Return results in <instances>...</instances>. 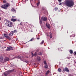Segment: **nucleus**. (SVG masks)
Wrapping results in <instances>:
<instances>
[{
    "label": "nucleus",
    "mask_w": 76,
    "mask_h": 76,
    "mask_svg": "<svg viewBox=\"0 0 76 76\" xmlns=\"http://www.w3.org/2000/svg\"><path fill=\"white\" fill-rule=\"evenodd\" d=\"M5 20L6 21V23L5 24L6 25L7 24H8L9 22H10V21H9V20Z\"/></svg>",
    "instance_id": "nucleus-13"
},
{
    "label": "nucleus",
    "mask_w": 76,
    "mask_h": 76,
    "mask_svg": "<svg viewBox=\"0 0 76 76\" xmlns=\"http://www.w3.org/2000/svg\"><path fill=\"white\" fill-rule=\"evenodd\" d=\"M50 73V70L47 71L46 72V73L45 74V76H48V75Z\"/></svg>",
    "instance_id": "nucleus-10"
},
{
    "label": "nucleus",
    "mask_w": 76,
    "mask_h": 76,
    "mask_svg": "<svg viewBox=\"0 0 76 76\" xmlns=\"http://www.w3.org/2000/svg\"><path fill=\"white\" fill-rule=\"evenodd\" d=\"M11 50V49H10L9 47H7V49H6V51H10Z\"/></svg>",
    "instance_id": "nucleus-11"
},
{
    "label": "nucleus",
    "mask_w": 76,
    "mask_h": 76,
    "mask_svg": "<svg viewBox=\"0 0 76 76\" xmlns=\"http://www.w3.org/2000/svg\"><path fill=\"white\" fill-rule=\"evenodd\" d=\"M55 10H58V8H57V7H56L55 9H54Z\"/></svg>",
    "instance_id": "nucleus-27"
},
{
    "label": "nucleus",
    "mask_w": 76,
    "mask_h": 76,
    "mask_svg": "<svg viewBox=\"0 0 76 76\" xmlns=\"http://www.w3.org/2000/svg\"><path fill=\"white\" fill-rule=\"evenodd\" d=\"M15 70V69H12V70H10L8 71V72H9L10 73L11 72H13Z\"/></svg>",
    "instance_id": "nucleus-16"
},
{
    "label": "nucleus",
    "mask_w": 76,
    "mask_h": 76,
    "mask_svg": "<svg viewBox=\"0 0 76 76\" xmlns=\"http://www.w3.org/2000/svg\"><path fill=\"white\" fill-rule=\"evenodd\" d=\"M46 26L48 28H49V29H50L51 28L50 25L48 23H46Z\"/></svg>",
    "instance_id": "nucleus-8"
},
{
    "label": "nucleus",
    "mask_w": 76,
    "mask_h": 76,
    "mask_svg": "<svg viewBox=\"0 0 76 76\" xmlns=\"http://www.w3.org/2000/svg\"><path fill=\"white\" fill-rule=\"evenodd\" d=\"M20 25H22V23H20Z\"/></svg>",
    "instance_id": "nucleus-46"
},
{
    "label": "nucleus",
    "mask_w": 76,
    "mask_h": 76,
    "mask_svg": "<svg viewBox=\"0 0 76 76\" xmlns=\"http://www.w3.org/2000/svg\"><path fill=\"white\" fill-rule=\"evenodd\" d=\"M9 48L11 50H13V48L10 46H9Z\"/></svg>",
    "instance_id": "nucleus-15"
},
{
    "label": "nucleus",
    "mask_w": 76,
    "mask_h": 76,
    "mask_svg": "<svg viewBox=\"0 0 76 76\" xmlns=\"http://www.w3.org/2000/svg\"><path fill=\"white\" fill-rule=\"evenodd\" d=\"M17 58H18V59H20V57H19V56L17 57Z\"/></svg>",
    "instance_id": "nucleus-38"
},
{
    "label": "nucleus",
    "mask_w": 76,
    "mask_h": 76,
    "mask_svg": "<svg viewBox=\"0 0 76 76\" xmlns=\"http://www.w3.org/2000/svg\"><path fill=\"white\" fill-rule=\"evenodd\" d=\"M39 49H37V50L36 51H39Z\"/></svg>",
    "instance_id": "nucleus-42"
},
{
    "label": "nucleus",
    "mask_w": 76,
    "mask_h": 76,
    "mask_svg": "<svg viewBox=\"0 0 76 76\" xmlns=\"http://www.w3.org/2000/svg\"><path fill=\"white\" fill-rule=\"evenodd\" d=\"M58 70L59 72H61V69L58 68Z\"/></svg>",
    "instance_id": "nucleus-19"
},
{
    "label": "nucleus",
    "mask_w": 76,
    "mask_h": 76,
    "mask_svg": "<svg viewBox=\"0 0 76 76\" xmlns=\"http://www.w3.org/2000/svg\"><path fill=\"white\" fill-rule=\"evenodd\" d=\"M34 39V38H32L29 41H32Z\"/></svg>",
    "instance_id": "nucleus-24"
},
{
    "label": "nucleus",
    "mask_w": 76,
    "mask_h": 76,
    "mask_svg": "<svg viewBox=\"0 0 76 76\" xmlns=\"http://www.w3.org/2000/svg\"><path fill=\"white\" fill-rule=\"evenodd\" d=\"M3 3H6V0H4V1H3Z\"/></svg>",
    "instance_id": "nucleus-30"
},
{
    "label": "nucleus",
    "mask_w": 76,
    "mask_h": 76,
    "mask_svg": "<svg viewBox=\"0 0 76 76\" xmlns=\"http://www.w3.org/2000/svg\"><path fill=\"white\" fill-rule=\"evenodd\" d=\"M37 59L38 61H40V60H41V57H37Z\"/></svg>",
    "instance_id": "nucleus-17"
},
{
    "label": "nucleus",
    "mask_w": 76,
    "mask_h": 76,
    "mask_svg": "<svg viewBox=\"0 0 76 76\" xmlns=\"http://www.w3.org/2000/svg\"><path fill=\"white\" fill-rule=\"evenodd\" d=\"M0 62H1V63H4L3 57L1 56H0Z\"/></svg>",
    "instance_id": "nucleus-5"
},
{
    "label": "nucleus",
    "mask_w": 76,
    "mask_h": 76,
    "mask_svg": "<svg viewBox=\"0 0 76 76\" xmlns=\"http://www.w3.org/2000/svg\"><path fill=\"white\" fill-rule=\"evenodd\" d=\"M32 1H33V0H31Z\"/></svg>",
    "instance_id": "nucleus-53"
},
{
    "label": "nucleus",
    "mask_w": 76,
    "mask_h": 76,
    "mask_svg": "<svg viewBox=\"0 0 76 76\" xmlns=\"http://www.w3.org/2000/svg\"><path fill=\"white\" fill-rule=\"evenodd\" d=\"M44 41L43 40L42 41V42L41 43H40V44H43V43H44Z\"/></svg>",
    "instance_id": "nucleus-28"
},
{
    "label": "nucleus",
    "mask_w": 76,
    "mask_h": 76,
    "mask_svg": "<svg viewBox=\"0 0 76 76\" xmlns=\"http://www.w3.org/2000/svg\"><path fill=\"white\" fill-rule=\"evenodd\" d=\"M14 17L12 16V18H11V20L12 22H15L16 20V19H13Z\"/></svg>",
    "instance_id": "nucleus-9"
},
{
    "label": "nucleus",
    "mask_w": 76,
    "mask_h": 76,
    "mask_svg": "<svg viewBox=\"0 0 76 76\" xmlns=\"http://www.w3.org/2000/svg\"><path fill=\"white\" fill-rule=\"evenodd\" d=\"M44 64H45V65L47 64V62H46V61H44Z\"/></svg>",
    "instance_id": "nucleus-34"
},
{
    "label": "nucleus",
    "mask_w": 76,
    "mask_h": 76,
    "mask_svg": "<svg viewBox=\"0 0 76 76\" xmlns=\"http://www.w3.org/2000/svg\"><path fill=\"white\" fill-rule=\"evenodd\" d=\"M4 47V48H6V47Z\"/></svg>",
    "instance_id": "nucleus-51"
},
{
    "label": "nucleus",
    "mask_w": 76,
    "mask_h": 76,
    "mask_svg": "<svg viewBox=\"0 0 76 76\" xmlns=\"http://www.w3.org/2000/svg\"><path fill=\"white\" fill-rule=\"evenodd\" d=\"M75 63H76V61H75Z\"/></svg>",
    "instance_id": "nucleus-52"
},
{
    "label": "nucleus",
    "mask_w": 76,
    "mask_h": 76,
    "mask_svg": "<svg viewBox=\"0 0 76 76\" xmlns=\"http://www.w3.org/2000/svg\"><path fill=\"white\" fill-rule=\"evenodd\" d=\"M72 37V36H70V37Z\"/></svg>",
    "instance_id": "nucleus-47"
},
{
    "label": "nucleus",
    "mask_w": 76,
    "mask_h": 76,
    "mask_svg": "<svg viewBox=\"0 0 76 76\" xmlns=\"http://www.w3.org/2000/svg\"><path fill=\"white\" fill-rule=\"evenodd\" d=\"M4 75L5 76H7V72H5L4 74Z\"/></svg>",
    "instance_id": "nucleus-26"
},
{
    "label": "nucleus",
    "mask_w": 76,
    "mask_h": 76,
    "mask_svg": "<svg viewBox=\"0 0 76 76\" xmlns=\"http://www.w3.org/2000/svg\"><path fill=\"white\" fill-rule=\"evenodd\" d=\"M47 35L48 36V34H47Z\"/></svg>",
    "instance_id": "nucleus-49"
},
{
    "label": "nucleus",
    "mask_w": 76,
    "mask_h": 76,
    "mask_svg": "<svg viewBox=\"0 0 76 76\" xmlns=\"http://www.w3.org/2000/svg\"><path fill=\"white\" fill-rule=\"evenodd\" d=\"M50 38H51L53 37V35H52V33L51 32H50Z\"/></svg>",
    "instance_id": "nucleus-14"
},
{
    "label": "nucleus",
    "mask_w": 76,
    "mask_h": 76,
    "mask_svg": "<svg viewBox=\"0 0 76 76\" xmlns=\"http://www.w3.org/2000/svg\"><path fill=\"white\" fill-rule=\"evenodd\" d=\"M43 20V21H46L47 20V18L46 17H42L41 18V19L40 20V23L41 24L42 23V21Z\"/></svg>",
    "instance_id": "nucleus-3"
},
{
    "label": "nucleus",
    "mask_w": 76,
    "mask_h": 76,
    "mask_svg": "<svg viewBox=\"0 0 76 76\" xmlns=\"http://www.w3.org/2000/svg\"><path fill=\"white\" fill-rule=\"evenodd\" d=\"M24 62H25L26 63H28V61H24Z\"/></svg>",
    "instance_id": "nucleus-40"
},
{
    "label": "nucleus",
    "mask_w": 76,
    "mask_h": 76,
    "mask_svg": "<svg viewBox=\"0 0 76 76\" xmlns=\"http://www.w3.org/2000/svg\"><path fill=\"white\" fill-rule=\"evenodd\" d=\"M13 34H12L11 32L9 34V36H12L13 35Z\"/></svg>",
    "instance_id": "nucleus-23"
},
{
    "label": "nucleus",
    "mask_w": 76,
    "mask_h": 76,
    "mask_svg": "<svg viewBox=\"0 0 76 76\" xmlns=\"http://www.w3.org/2000/svg\"><path fill=\"white\" fill-rule=\"evenodd\" d=\"M45 67L46 69H47V68H48V65L47 64L45 65Z\"/></svg>",
    "instance_id": "nucleus-18"
},
{
    "label": "nucleus",
    "mask_w": 76,
    "mask_h": 76,
    "mask_svg": "<svg viewBox=\"0 0 76 76\" xmlns=\"http://www.w3.org/2000/svg\"><path fill=\"white\" fill-rule=\"evenodd\" d=\"M63 5V4H62V3H60V5Z\"/></svg>",
    "instance_id": "nucleus-44"
},
{
    "label": "nucleus",
    "mask_w": 76,
    "mask_h": 76,
    "mask_svg": "<svg viewBox=\"0 0 76 76\" xmlns=\"http://www.w3.org/2000/svg\"><path fill=\"white\" fill-rule=\"evenodd\" d=\"M39 55H41L42 54V52H39Z\"/></svg>",
    "instance_id": "nucleus-29"
},
{
    "label": "nucleus",
    "mask_w": 76,
    "mask_h": 76,
    "mask_svg": "<svg viewBox=\"0 0 76 76\" xmlns=\"http://www.w3.org/2000/svg\"><path fill=\"white\" fill-rule=\"evenodd\" d=\"M61 49H60V48H58V50H60Z\"/></svg>",
    "instance_id": "nucleus-45"
},
{
    "label": "nucleus",
    "mask_w": 76,
    "mask_h": 76,
    "mask_svg": "<svg viewBox=\"0 0 76 76\" xmlns=\"http://www.w3.org/2000/svg\"><path fill=\"white\" fill-rule=\"evenodd\" d=\"M27 58H28V57H27Z\"/></svg>",
    "instance_id": "nucleus-54"
},
{
    "label": "nucleus",
    "mask_w": 76,
    "mask_h": 76,
    "mask_svg": "<svg viewBox=\"0 0 76 76\" xmlns=\"http://www.w3.org/2000/svg\"><path fill=\"white\" fill-rule=\"evenodd\" d=\"M11 33L13 35V33H14V31H12Z\"/></svg>",
    "instance_id": "nucleus-36"
},
{
    "label": "nucleus",
    "mask_w": 76,
    "mask_h": 76,
    "mask_svg": "<svg viewBox=\"0 0 76 76\" xmlns=\"http://www.w3.org/2000/svg\"><path fill=\"white\" fill-rule=\"evenodd\" d=\"M10 6V5L8 3L7 4H4L2 5L1 7L2 8H3L4 9H7V7Z\"/></svg>",
    "instance_id": "nucleus-2"
},
{
    "label": "nucleus",
    "mask_w": 76,
    "mask_h": 76,
    "mask_svg": "<svg viewBox=\"0 0 76 76\" xmlns=\"http://www.w3.org/2000/svg\"><path fill=\"white\" fill-rule=\"evenodd\" d=\"M0 39H4V37H1L0 38Z\"/></svg>",
    "instance_id": "nucleus-33"
},
{
    "label": "nucleus",
    "mask_w": 76,
    "mask_h": 76,
    "mask_svg": "<svg viewBox=\"0 0 76 76\" xmlns=\"http://www.w3.org/2000/svg\"><path fill=\"white\" fill-rule=\"evenodd\" d=\"M11 10L12 12H15V13H16V10H15L14 8H13L11 9Z\"/></svg>",
    "instance_id": "nucleus-12"
},
{
    "label": "nucleus",
    "mask_w": 76,
    "mask_h": 76,
    "mask_svg": "<svg viewBox=\"0 0 76 76\" xmlns=\"http://www.w3.org/2000/svg\"><path fill=\"white\" fill-rule=\"evenodd\" d=\"M64 4L67 7H71L75 5V2L73 0H66Z\"/></svg>",
    "instance_id": "nucleus-1"
},
{
    "label": "nucleus",
    "mask_w": 76,
    "mask_h": 76,
    "mask_svg": "<svg viewBox=\"0 0 76 76\" xmlns=\"http://www.w3.org/2000/svg\"><path fill=\"white\" fill-rule=\"evenodd\" d=\"M9 58H8V57H6L5 58L4 60V62H6V61H9Z\"/></svg>",
    "instance_id": "nucleus-7"
},
{
    "label": "nucleus",
    "mask_w": 76,
    "mask_h": 76,
    "mask_svg": "<svg viewBox=\"0 0 76 76\" xmlns=\"http://www.w3.org/2000/svg\"><path fill=\"white\" fill-rule=\"evenodd\" d=\"M74 55H76V52H75L74 53Z\"/></svg>",
    "instance_id": "nucleus-37"
},
{
    "label": "nucleus",
    "mask_w": 76,
    "mask_h": 76,
    "mask_svg": "<svg viewBox=\"0 0 76 76\" xmlns=\"http://www.w3.org/2000/svg\"><path fill=\"white\" fill-rule=\"evenodd\" d=\"M39 37H38V38H37V39H39Z\"/></svg>",
    "instance_id": "nucleus-43"
},
{
    "label": "nucleus",
    "mask_w": 76,
    "mask_h": 76,
    "mask_svg": "<svg viewBox=\"0 0 76 76\" xmlns=\"http://www.w3.org/2000/svg\"><path fill=\"white\" fill-rule=\"evenodd\" d=\"M39 4H40V2L39 1H38V3H37V6H39Z\"/></svg>",
    "instance_id": "nucleus-20"
},
{
    "label": "nucleus",
    "mask_w": 76,
    "mask_h": 76,
    "mask_svg": "<svg viewBox=\"0 0 76 76\" xmlns=\"http://www.w3.org/2000/svg\"><path fill=\"white\" fill-rule=\"evenodd\" d=\"M63 71H65L66 72H69V69L67 67H65L64 69L63 70Z\"/></svg>",
    "instance_id": "nucleus-6"
},
{
    "label": "nucleus",
    "mask_w": 76,
    "mask_h": 76,
    "mask_svg": "<svg viewBox=\"0 0 76 76\" xmlns=\"http://www.w3.org/2000/svg\"><path fill=\"white\" fill-rule=\"evenodd\" d=\"M68 59H70V57H67Z\"/></svg>",
    "instance_id": "nucleus-39"
},
{
    "label": "nucleus",
    "mask_w": 76,
    "mask_h": 76,
    "mask_svg": "<svg viewBox=\"0 0 76 76\" xmlns=\"http://www.w3.org/2000/svg\"><path fill=\"white\" fill-rule=\"evenodd\" d=\"M37 53L35 52V53L34 54V55L35 56H37Z\"/></svg>",
    "instance_id": "nucleus-31"
},
{
    "label": "nucleus",
    "mask_w": 76,
    "mask_h": 76,
    "mask_svg": "<svg viewBox=\"0 0 76 76\" xmlns=\"http://www.w3.org/2000/svg\"><path fill=\"white\" fill-rule=\"evenodd\" d=\"M58 1L61 2V0H58Z\"/></svg>",
    "instance_id": "nucleus-41"
},
{
    "label": "nucleus",
    "mask_w": 76,
    "mask_h": 76,
    "mask_svg": "<svg viewBox=\"0 0 76 76\" xmlns=\"http://www.w3.org/2000/svg\"><path fill=\"white\" fill-rule=\"evenodd\" d=\"M31 55L32 57H33L34 56V54L33 53H32Z\"/></svg>",
    "instance_id": "nucleus-35"
},
{
    "label": "nucleus",
    "mask_w": 76,
    "mask_h": 76,
    "mask_svg": "<svg viewBox=\"0 0 76 76\" xmlns=\"http://www.w3.org/2000/svg\"><path fill=\"white\" fill-rule=\"evenodd\" d=\"M69 52L71 54H73V50H70Z\"/></svg>",
    "instance_id": "nucleus-25"
},
{
    "label": "nucleus",
    "mask_w": 76,
    "mask_h": 76,
    "mask_svg": "<svg viewBox=\"0 0 76 76\" xmlns=\"http://www.w3.org/2000/svg\"><path fill=\"white\" fill-rule=\"evenodd\" d=\"M22 61H23L22 60Z\"/></svg>",
    "instance_id": "nucleus-50"
},
{
    "label": "nucleus",
    "mask_w": 76,
    "mask_h": 76,
    "mask_svg": "<svg viewBox=\"0 0 76 76\" xmlns=\"http://www.w3.org/2000/svg\"><path fill=\"white\" fill-rule=\"evenodd\" d=\"M7 26L9 27H10L11 28V27H12L13 26V23H12L11 22H9L8 23V24H7Z\"/></svg>",
    "instance_id": "nucleus-4"
},
{
    "label": "nucleus",
    "mask_w": 76,
    "mask_h": 76,
    "mask_svg": "<svg viewBox=\"0 0 76 76\" xmlns=\"http://www.w3.org/2000/svg\"><path fill=\"white\" fill-rule=\"evenodd\" d=\"M17 32H18V31L16 30H14V32L15 33Z\"/></svg>",
    "instance_id": "nucleus-32"
},
{
    "label": "nucleus",
    "mask_w": 76,
    "mask_h": 76,
    "mask_svg": "<svg viewBox=\"0 0 76 76\" xmlns=\"http://www.w3.org/2000/svg\"><path fill=\"white\" fill-rule=\"evenodd\" d=\"M4 37H5V38H7V34H4Z\"/></svg>",
    "instance_id": "nucleus-22"
},
{
    "label": "nucleus",
    "mask_w": 76,
    "mask_h": 76,
    "mask_svg": "<svg viewBox=\"0 0 76 76\" xmlns=\"http://www.w3.org/2000/svg\"><path fill=\"white\" fill-rule=\"evenodd\" d=\"M6 38H7V39H11V38H10V37L8 36H7Z\"/></svg>",
    "instance_id": "nucleus-21"
},
{
    "label": "nucleus",
    "mask_w": 76,
    "mask_h": 76,
    "mask_svg": "<svg viewBox=\"0 0 76 76\" xmlns=\"http://www.w3.org/2000/svg\"><path fill=\"white\" fill-rule=\"evenodd\" d=\"M1 20V18L0 17V20Z\"/></svg>",
    "instance_id": "nucleus-48"
}]
</instances>
